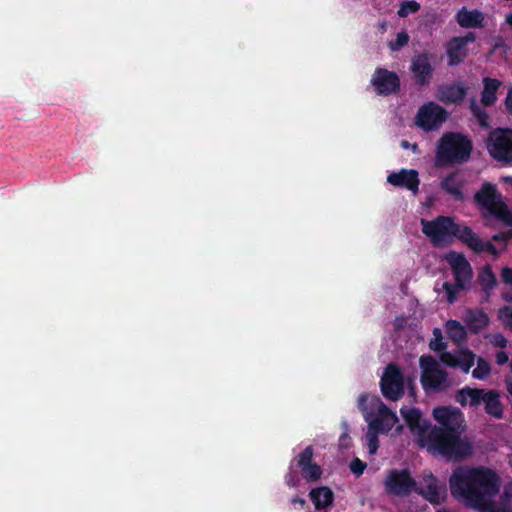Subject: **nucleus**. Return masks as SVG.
<instances>
[{
	"mask_svg": "<svg viewBox=\"0 0 512 512\" xmlns=\"http://www.w3.org/2000/svg\"><path fill=\"white\" fill-rule=\"evenodd\" d=\"M500 486L499 475L486 467L459 466L449 478L451 495L474 508L488 504L498 494Z\"/></svg>",
	"mask_w": 512,
	"mask_h": 512,
	"instance_id": "nucleus-1",
	"label": "nucleus"
},
{
	"mask_svg": "<svg viewBox=\"0 0 512 512\" xmlns=\"http://www.w3.org/2000/svg\"><path fill=\"white\" fill-rule=\"evenodd\" d=\"M463 430H447L438 426L430 428L420 446L447 460H462L472 452L471 444L461 438Z\"/></svg>",
	"mask_w": 512,
	"mask_h": 512,
	"instance_id": "nucleus-2",
	"label": "nucleus"
},
{
	"mask_svg": "<svg viewBox=\"0 0 512 512\" xmlns=\"http://www.w3.org/2000/svg\"><path fill=\"white\" fill-rule=\"evenodd\" d=\"M472 150L473 143L467 135L446 132L437 142L434 165L442 168L465 163L469 160Z\"/></svg>",
	"mask_w": 512,
	"mask_h": 512,
	"instance_id": "nucleus-3",
	"label": "nucleus"
},
{
	"mask_svg": "<svg viewBox=\"0 0 512 512\" xmlns=\"http://www.w3.org/2000/svg\"><path fill=\"white\" fill-rule=\"evenodd\" d=\"M422 233L435 247L451 245L454 239L465 244L470 227L455 222L450 216L440 215L433 220L421 219Z\"/></svg>",
	"mask_w": 512,
	"mask_h": 512,
	"instance_id": "nucleus-4",
	"label": "nucleus"
},
{
	"mask_svg": "<svg viewBox=\"0 0 512 512\" xmlns=\"http://www.w3.org/2000/svg\"><path fill=\"white\" fill-rule=\"evenodd\" d=\"M474 202L480 209L486 210L495 219L512 226V211L506 204L496 184L484 182L474 194Z\"/></svg>",
	"mask_w": 512,
	"mask_h": 512,
	"instance_id": "nucleus-5",
	"label": "nucleus"
},
{
	"mask_svg": "<svg viewBox=\"0 0 512 512\" xmlns=\"http://www.w3.org/2000/svg\"><path fill=\"white\" fill-rule=\"evenodd\" d=\"M456 401L462 407L469 404L470 407L477 408L484 404L486 414L495 419L503 418V404L500 400V393L495 389L486 391L466 386L457 392Z\"/></svg>",
	"mask_w": 512,
	"mask_h": 512,
	"instance_id": "nucleus-6",
	"label": "nucleus"
},
{
	"mask_svg": "<svg viewBox=\"0 0 512 512\" xmlns=\"http://www.w3.org/2000/svg\"><path fill=\"white\" fill-rule=\"evenodd\" d=\"M419 365L421 368L420 382L426 393H440L451 388L452 380L433 356L422 355Z\"/></svg>",
	"mask_w": 512,
	"mask_h": 512,
	"instance_id": "nucleus-7",
	"label": "nucleus"
},
{
	"mask_svg": "<svg viewBox=\"0 0 512 512\" xmlns=\"http://www.w3.org/2000/svg\"><path fill=\"white\" fill-rule=\"evenodd\" d=\"M486 147L493 159L506 164L512 163V129L492 130L488 135Z\"/></svg>",
	"mask_w": 512,
	"mask_h": 512,
	"instance_id": "nucleus-8",
	"label": "nucleus"
},
{
	"mask_svg": "<svg viewBox=\"0 0 512 512\" xmlns=\"http://www.w3.org/2000/svg\"><path fill=\"white\" fill-rule=\"evenodd\" d=\"M380 390L384 398L397 401L404 395V375L395 363H390L380 379Z\"/></svg>",
	"mask_w": 512,
	"mask_h": 512,
	"instance_id": "nucleus-9",
	"label": "nucleus"
},
{
	"mask_svg": "<svg viewBox=\"0 0 512 512\" xmlns=\"http://www.w3.org/2000/svg\"><path fill=\"white\" fill-rule=\"evenodd\" d=\"M385 492L390 496L405 497L416 487V481L407 469H391L384 480Z\"/></svg>",
	"mask_w": 512,
	"mask_h": 512,
	"instance_id": "nucleus-10",
	"label": "nucleus"
},
{
	"mask_svg": "<svg viewBox=\"0 0 512 512\" xmlns=\"http://www.w3.org/2000/svg\"><path fill=\"white\" fill-rule=\"evenodd\" d=\"M448 118V112L442 106L429 102L424 104L417 113L416 123L425 131L436 130Z\"/></svg>",
	"mask_w": 512,
	"mask_h": 512,
	"instance_id": "nucleus-11",
	"label": "nucleus"
},
{
	"mask_svg": "<svg viewBox=\"0 0 512 512\" xmlns=\"http://www.w3.org/2000/svg\"><path fill=\"white\" fill-rule=\"evenodd\" d=\"M314 448L307 446L298 456L291 460V469H298L307 482H316L322 476V468L313 462Z\"/></svg>",
	"mask_w": 512,
	"mask_h": 512,
	"instance_id": "nucleus-12",
	"label": "nucleus"
},
{
	"mask_svg": "<svg viewBox=\"0 0 512 512\" xmlns=\"http://www.w3.org/2000/svg\"><path fill=\"white\" fill-rule=\"evenodd\" d=\"M371 85L378 95L389 96L400 91L401 82L396 72L377 67L371 78Z\"/></svg>",
	"mask_w": 512,
	"mask_h": 512,
	"instance_id": "nucleus-13",
	"label": "nucleus"
},
{
	"mask_svg": "<svg viewBox=\"0 0 512 512\" xmlns=\"http://www.w3.org/2000/svg\"><path fill=\"white\" fill-rule=\"evenodd\" d=\"M476 41V34L468 32L464 36L452 37L446 44L448 66L460 65L469 55L467 45Z\"/></svg>",
	"mask_w": 512,
	"mask_h": 512,
	"instance_id": "nucleus-14",
	"label": "nucleus"
},
{
	"mask_svg": "<svg viewBox=\"0 0 512 512\" xmlns=\"http://www.w3.org/2000/svg\"><path fill=\"white\" fill-rule=\"evenodd\" d=\"M433 58L434 56L427 52L413 56L410 71L418 86H425L430 83L434 73V67L432 65Z\"/></svg>",
	"mask_w": 512,
	"mask_h": 512,
	"instance_id": "nucleus-15",
	"label": "nucleus"
},
{
	"mask_svg": "<svg viewBox=\"0 0 512 512\" xmlns=\"http://www.w3.org/2000/svg\"><path fill=\"white\" fill-rule=\"evenodd\" d=\"M446 261L451 267L454 280L458 283V286L462 285L468 288L473 277V271L466 257L462 253L450 251L446 255Z\"/></svg>",
	"mask_w": 512,
	"mask_h": 512,
	"instance_id": "nucleus-16",
	"label": "nucleus"
},
{
	"mask_svg": "<svg viewBox=\"0 0 512 512\" xmlns=\"http://www.w3.org/2000/svg\"><path fill=\"white\" fill-rule=\"evenodd\" d=\"M400 413L413 435L419 437V444L430 430L431 423L422 417V413L415 407H402Z\"/></svg>",
	"mask_w": 512,
	"mask_h": 512,
	"instance_id": "nucleus-17",
	"label": "nucleus"
},
{
	"mask_svg": "<svg viewBox=\"0 0 512 512\" xmlns=\"http://www.w3.org/2000/svg\"><path fill=\"white\" fill-rule=\"evenodd\" d=\"M468 88L464 82H454L449 84L440 85L437 88V99L446 104H461L467 96Z\"/></svg>",
	"mask_w": 512,
	"mask_h": 512,
	"instance_id": "nucleus-18",
	"label": "nucleus"
},
{
	"mask_svg": "<svg viewBox=\"0 0 512 512\" xmlns=\"http://www.w3.org/2000/svg\"><path fill=\"white\" fill-rule=\"evenodd\" d=\"M434 419L447 430H462L463 413L458 408L439 406L433 409Z\"/></svg>",
	"mask_w": 512,
	"mask_h": 512,
	"instance_id": "nucleus-19",
	"label": "nucleus"
},
{
	"mask_svg": "<svg viewBox=\"0 0 512 512\" xmlns=\"http://www.w3.org/2000/svg\"><path fill=\"white\" fill-rule=\"evenodd\" d=\"M387 182L394 187L406 188L413 194L419 191V173L415 169H401L387 176Z\"/></svg>",
	"mask_w": 512,
	"mask_h": 512,
	"instance_id": "nucleus-20",
	"label": "nucleus"
},
{
	"mask_svg": "<svg viewBox=\"0 0 512 512\" xmlns=\"http://www.w3.org/2000/svg\"><path fill=\"white\" fill-rule=\"evenodd\" d=\"M358 407L362 412L365 421L367 422L378 412H380V410L386 411L387 405L383 403L378 395L363 393L359 396Z\"/></svg>",
	"mask_w": 512,
	"mask_h": 512,
	"instance_id": "nucleus-21",
	"label": "nucleus"
},
{
	"mask_svg": "<svg viewBox=\"0 0 512 512\" xmlns=\"http://www.w3.org/2000/svg\"><path fill=\"white\" fill-rule=\"evenodd\" d=\"M456 22L462 28H483L485 26V15L478 9L469 10L462 7L455 15Z\"/></svg>",
	"mask_w": 512,
	"mask_h": 512,
	"instance_id": "nucleus-22",
	"label": "nucleus"
},
{
	"mask_svg": "<svg viewBox=\"0 0 512 512\" xmlns=\"http://www.w3.org/2000/svg\"><path fill=\"white\" fill-rule=\"evenodd\" d=\"M397 422V415L388 407H386V411L380 410V412L367 421L368 427L372 430L378 431L379 433L389 432Z\"/></svg>",
	"mask_w": 512,
	"mask_h": 512,
	"instance_id": "nucleus-23",
	"label": "nucleus"
},
{
	"mask_svg": "<svg viewBox=\"0 0 512 512\" xmlns=\"http://www.w3.org/2000/svg\"><path fill=\"white\" fill-rule=\"evenodd\" d=\"M463 181L459 180L458 173L452 172L440 181V188L456 201H463Z\"/></svg>",
	"mask_w": 512,
	"mask_h": 512,
	"instance_id": "nucleus-24",
	"label": "nucleus"
},
{
	"mask_svg": "<svg viewBox=\"0 0 512 512\" xmlns=\"http://www.w3.org/2000/svg\"><path fill=\"white\" fill-rule=\"evenodd\" d=\"M464 245L476 254H481L486 251L496 257L499 255V251L495 245L490 241L484 242L471 227Z\"/></svg>",
	"mask_w": 512,
	"mask_h": 512,
	"instance_id": "nucleus-25",
	"label": "nucleus"
},
{
	"mask_svg": "<svg viewBox=\"0 0 512 512\" xmlns=\"http://www.w3.org/2000/svg\"><path fill=\"white\" fill-rule=\"evenodd\" d=\"M477 281L481 286V290L485 296V300L488 301L493 289L498 284L496 275L493 272L492 267L490 265L487 264L481 268L477 276Z\"/></svg>",
	"mask_w": 512,
	"mask_h": 512,
	"instance_id": "nucleus-26",
	"label": "nucleus"
},
{
	"mask_svg": "<svg viewBox=\"0 0 512 512\" xmlns=\"http://www.w3.org/2000/svg\"><path fill=\"white\" fill-rule=\"evenodd\" d=\"M464 321L471 332L479 333L488 326L489 317L484 311L469 309Z\"/></svg>",
	"mask_w": 512,
	"mask_h": 512,
	"instance_id": "nucleus-27",
	"label": "nucleus"
},
{
	"mask_svg": "<svg viewBox=\"0 0 512 512\" xmlns=\"http://www.w3.org/2000/svg\"><path fill=\"white\" fill-rule=\"evenodd\" d=\"M316 510H322L332 505L334 494L332 490L326 486L313 488L309 493Z\"/></svg>",
	"mask_w": 512,
	"mask_h": 512,
	"instance_id": "nucleus-28",
	"label": "nucleus"
},
{
	"mask_svg": "<svg viewBox=\"0 0 512 512\" xmlns=\"http://www.w3.org/2000/svg\"><path fill=\"white\" fill-rule=\"evenodd\" d=\"M483 84L484 88L481 92V102L484 106H493L497 100V91L502 83L498 79L485 77Z\"/></svg>",
	"mask_w": 512,
	"mask_h": 512,
	"instance_id": "nucleus-29",
	"label": "nucleus"
},
{
	"mask_svg": "<svg viewBox=\"0 0 512 512\" xmlns=\"http://www.w3.org/2000/svg\"><path fill=\"white\" fill-rule=\"evenodd\" d=\"M420 494L432 504H440L444 500L437 479L433 475H430L426 480L425 485L420 490Z\"/></svg>",
	"mask_w": 512,
	"mask_h": 512,
	"instance_id": "nucleus-30",
	"label": "nucleus"
},
{
	"mask_svg": "<svg viewBox=\"0 0 512 512\" xmlns=\"http://www.w3.org/2000/svg\"><path fill=\"white\" fill-rule=\"evenodd\" d=\"M470 111L473 116L477 119L479 125L483 128H489V114L479 106L475 99H472L469 105Z\"/></svg>",
	"mask_w": 512,
	"mask_h": 512,
	"instance_id": "nucleus-31",
	"label": "nucleus"
},
{
	"mask_svg": "<svg viewBox=\"0 0 512 512\" xmlns=\"http://www.w3.org/2000/svg\"><path fill=\"white\" fill-rule=\"evenodd\" d=\"M447 333L452 340H454L458 343L463 341L467 336L464 327L456 320L448 321Z\"/></svg>",
	"mask_w": 512,
	"mask_h": 512,
	"instance_id": "nucleus-32",
	"label": "nucleus"
},
{
	"mask_svg": "<svg viewBox=\"0 0 512 512\" xmlns=\"http://www.w3.org/2000/svg\"><path fill=\"white\" fill-rule=\"evenodd\" d=\"M442 289L446 293V300L448 303L453 304L456 302L458 294L460 291L465 290L466 288L462 285L458 286V283H450L444 282L442 285Z\"/></svg>",
	"mask_w": 512,
	"mask_h": 512,
	"instance_id": "nucleus-33",
	"label": "nucleus"
},
{
	"mask_svg": "<svg viewBox=\"0 0 512 512\" xmlns=\"http://www.w3.org/2000/svg\"><path fill=\"white\" fill-rule=\"evenodd\" d=\"M490 371L491 367L489 362L480 357L477 360L476 368L472 371V376L476 379L483 380L490 374Z\"/></svg>",
	"mask_w": 512,
	"mask_h": 512,
	"instance_id": "nucleus-34",
	"label": "nucleus"
},
{
	"mask_svg": "<svg viewBox=\"0 0 512 512\" xmlns=\"http://www.w3.org/2000/svg\"><path fill=\"white\" fill-rule=\"evenodd\" d=\"M421 6L417 1L410 0V1H403L400 5V8L397 12L398 16L400 18H405L409 14L417 13L420 10Z\"/></svg>",
	"mask_w": 512,
	"mask_h": 512,
	"instance_id": "nucleus-35",
	"label": "nucleus"
},
{
	"mask_svg": "<svg viewBox=\"0 0 512 512\" xmlns=\"http://www.w3.org/2000/svg\"><path fill=\"white\" fill-rule=\"evenodd\" d=\"M378 434V431L372 430L370 427H368V430L366 432V441L370 455L376 454L379 448Z\"/></svg>",
	"mask_w": 512,
	"mask_h": 512,
	"instance_id": "nucleus-36",
	"label": "nucleus"
},
{
	"mask_svg": "<svg viewBox=\"0 0 512 512\" xmlns=\"http://www.w3.org/2000/svg\"><path fill=\"white\" fill-rule=\"evenodd\" d=\"M475 356L473 353L467 351L459 358L457 367H460L464 373H468L471 367L474 365Z\"/></svg>",
	"mask_w": 512,
	"mask_h": 512,
	"instance_id": "nucleus-37",
	"label": "nucleus"
},
{
	"mask_svg": "<svg viewBox=\"0 0 512 512\" xmlns=\"http://www.w3.org/2000/svg\"><path fill=\"white\" fill-rule=\"evenodd\" d=\"M409 42V35L406 32H399L397 34L396 40L393 42H390L389 47L393 51H398L405 45H407Z\"/></svg>",
	"mask_w": 512,
	"mask_h": 512,
	"instance_id": "nucleus-38",
	"label": "nucleus"
},
{
	"mask_svg": "<svg viewBox=\"0 0 512 512\" xmlns=\"http://www.w3.org/2000/svg\"><path fill=\"white\" fill-rule=\"evenodd\" d=\"M436 338L429 344L430 348L435 352H441L446 348V344L442 341L441 332L439 329L434 330Z\"/></svg>",
	"mask_w": 512,
	"mask_h": 512,
	"instance_id": "nucleus-39",
	"label": "nucleus"
},
{
	"mask_svg": "<svg viewBox=\"0 0 512 512\" xmlns=\"http://www.w3.org/2000/svg\"><path fill=\"white\" fill-rule=\"evenodd\" d=\"M285 483L292 488L297 487L300 483V477L295 469H291V464L289 465L288 473L285 475Z\"/></svg>",
	"mask_w": 512,
	"mask_h": 512,
	"instance_id": "nucleus-40",
	"label": "nucleus"
},
{
	"mask_svg": "<svg viewBox=\"0 0 512 512\" xmlns=\"http://www.w3.org/2000/svg\"><path fill=\"white\" fill-rule=\"evenodd\" d=\"M366 463L361 461L359 458H355L351 461L350 463V470L356 474V475H361L363 474L365 468H366Z\"/></svg>",
	"mask_w": 512,
	"mask_h": 512,
	"instance_id": "nucleus-41",
	"label": "nucleus"
},
{
	"mask_svg": "<svg viewBox=\"0 0 512 512\" xmlns=\"http://www.w3.org/2000/svg\"><path fill=\"white\" fill-rule=\"evenodd\" d=\"M512 239V230L496 233L492 236V240L495 242H503L506 246L508 241Z\"/></svg>",
	"mask_w": 512,
	"mask_h": 512,
	"instance_id": "nucleus-42",
	"label": "nucleus"
},
{
	"mask_svg": "<svg viewBox=\"0 0 512 512\" xmlns=\"http://www.w3.org/2000/svg\"><path fill=\"white\" fill-rule=\"evenodd\" d=\"M458 360L459 358H456L449 352H445L441 355V361L450 367H457Z\"/></svg>",
	"mask_w": 512,
	"mask_h": 512,
	"instance_id": "nucleus-43",
	"label": "nucleus"
},
{
	"mask_svg": "<svg viewBox=\"0 0 512 512\" xmlns=\"http://www.w3.org/2000/svg\"><path fill=\"white\" fill-rule=\"evenodd\" d=\"M490 512H512V508L507 503H491L489 506Z\"/></svg>",
	"mask_w": 512,
	"mask_h": 512,
	"instance_id": "nucleus-44",
	"label": "nucleus"
},
{
	"mask_svg": "<svg viewBox=\"0 0 512 512\" xmlns=\"http://www.w3.org/2000/svg\"><path fill=\"white\" fill-rule=\"evenodd\" d=\"M501 48H504L505 50L508 49V47L505 43V39L502 36L494 37L493 41H492V51L494 52Z\"/></svg>",
	"mask_w": 512,
	"mask_h": 512,
	"instance_id": "nucleus-45",
	"label": "nucleus"
},
{
	"mask_svg": "<svg viewBox=\"0 0 512 512\" xmlns=\"http://www.w3.org/2000/svg\"><path fill=\"white\" fill-rule=\"evenodd\" d=\"M506 111L512 115V86L508 88L507 96L504 101Z\"/></svg>",
	"mask_w": 512,
	"mask_h": 512,
	"instance_id": "nucleus-46",
	"label": "nucleus"
},
{
	"mask_svg": "<svg viewBox=\"0 0 512 512\" xmlns=\"http://www.w3.org/2000/svg\"><path fill=\"white\" fill-rule=\"evenodd\" d=\"M508 360H509L508 354L505 351L501 350L496 353V363L498 365H503V364L507 363Z\"/></svg>",
	"mask_w": 512,
	"mask_h": 512,
	"instance_id": "nucleus-47",
	"label": "nucleus"
},
{
	"mask_svg": "<svg viewBox=\"0 0 512 512\" xmlns=\"http://www.w3.org/2000/svg\"><path fill=\"white\" fill-rule=\"evenodd\" d=\"M507 339L502 334H497L494 339V344L500 348L507 346Z\"/></svg>",
	"mask_w": 512,
	"mask_h": 512,
	"instance_id": "nucleus-48",
	"label": "nucleus"
},
{
	"mask_svg": "<svg viewBox=\"0 0 512 512\" xmlns=\"http://www.w3.org/2000/svg\"><path fill=\"white\" fill-rule=\"evenodd\" d=\"M350 437L348 435V432L345 431L341 436H340V439H339V442H340V446L342 448H348L349 447V444H350Z\"/></svg>",
	"mask_w": 512,
	"mask_h": 512,
	"instance_id": "nucleus-49",
	"label": "nucleus"
},
{
	"mask_svg": "<svg viewBox=\"0 0 512 512\" xmlns=\"http://www.w3.org/2000/svg\"><path fill=\"white\" fill-rule=\"evenodd\" d=\"M292 504H299L301 507H303L306 504L305 499L300 498L298 496H295L291 499Z\"/></svg>",
	"mask_w": 512,
	"mask_h": 512,
	"instance_id": "nucleus-50",
	"label": "nucleus"
},
{
	"mask_svg": "<svg viewBox=\"0 0 512 512\" xmlns=\"http://www.w3.org/2000/svg\"><path fill=\"white\" fill-rule=\"evenodd\" d=\"M505 24H507L512 29V13H509L505 16Z\"/></svg>",
	"mask_w": 512,
	"mask_h": 512,
	"instance_id": "nucleus-51",
	"label": "nucleus"
},
{
	"mask_svg": "<svg viewBox=\"0 0 512 512\" xmlns=\"http://www.w3.org/2000/svg\"><path fill=\"white\" fill-rule=\"evenodd\" d=\"M502 313H505V315L512 320V309L510 307H504Z\"/></svg>",
	"mask_w": 512,
	"mask_h": 512,
	"instance_id": "nucleus-52",
	"label": "nucleus"
},
{
	"mask_svg": "<svg viewBox=\"0 0 512 512\" xmlns=\"http://www.w3.org/2000/svg\"><path fill=\"white\" fill-rule=\"evenodd\" d=\"M506 389H507L508 393L512 396V381L511 380H506Z\"/></svg>",
	"mask_w": 512,
	"mask_h": 512,
	"instance_id": "nucleus-53",
	"label": "nucleus"
},
{
	"mask_svg": "<svg viewBox=\"0 0 512 512\" xmlns=\"http://www.w3.org/2000/svg\"><path fill=\"white\" fill-rule=\"evenodd\" d=\"M504 496H506L507 498L510 497V495L508 494L507 490L504 491Z\"/></svg>",
	"mask_w": 512,
	"mask_h": 512,
	"instance_id": "nucleus-54",
	"label": "nucleus"
},
{
	"mask_svg": "<svg viewBox=\"0 0 512 512\" xmlns=\"http://www.w3.org/2000/svg\"><path fill=\"white\" fill-rule=\"evenodd\" d=\"M412 383H413V379H409V380H408V384H409V385H412Z\"/></svg>",
	"mask_w": 512,
	"mask_h": 512,
	"instance_id": "nucleus-55",
	"label": "nucleus"
},
{
	"mask_svg": "<svg viewBox=\"0 0 512 512\" xmlns=\"http://www.w3.org/2000/svg\"><path fill=\"white\" fill-rule=\"evenodd\" d=\"M509 367H510V370L512 372V360L510 361Z\"/></svg>",
	"mask_w": 512,
	"mask_h": 512,
	"instance_id": "nucleus-56",
	"label": "nucleus"
},
{
	"mask_svg": "<svg viewBox=\"0 0 512 512\" xmlns=\"http://www.w3.org/2000/svg\"><path fill=\"white\" fill-rule=\"evenodd\" d=\"M402 144H403V146H406L408 143H407V141H403Z\"/></svg>",
	"mask_w": 512,
	"mask_h": 512,
	"instance_id": "nucleus-57",
	"label": "nucleus"
},
{
	"mask_svg": "<svg viewBox=\"0 0 512 512\" xmlns=\"http://www.w3.org/2000/svg\"><path fill=\"white\" fill-rule=\"evenodd\" d=\"M410 389H411V392L414 393V387L411 386Z\"/></svg>",
	"mask_w": 512,
	"mask_h": 512,
	"instance_id": "nucleus-58",
	"label": "nucleus"
},
{
	"mask_svg": "<svg viewBox=\"0 0 512 512\" xmlns=\"http://www.w3.org/2000/svg\"><path fill=\"white\" fill-rule=\"evenodd\" d=\"M438 512H448V511H446V510H442V511H438Z\"/></svg>",
	"mask_w": 512,
	"mask_h": 512,
	"instance_id": "nucleus-59",
	"label": "nucleus"
}]
</instances>
